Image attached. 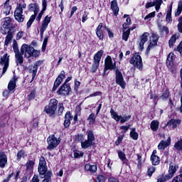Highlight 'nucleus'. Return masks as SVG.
<instances>
[{
  "label": "nucleus",
  "instance_id": "54",
  "mask_svg": "<svg viewBox=\"0 0 182 182\" xmlns=\"http://www.w3.org/2000/svg\"><path fill=\"white\" fill-rule=\"evenodd\" d=\"M106 181V179L105 178V176L102 175H100L96 178V182H105Z\"/></svg>",
  "mask_w": 182,
  "mask_h": 182
},
{
  "label": "nucleus",
  "instance_id": "60",
  "mask_svg": "<svg viewBox=\"0 0 182 182\" xmlns=\"http://www.w3.org/2000/svg\"><path fill=\"white\" fill-rule=\"evenodd\" d=\"M105 28L106 29V31L109 35V38H113V36H114L113 32H112L110 31V29H109L108 28L105 27Z\"/></svg>",
  "mask_w": 182,
  "mask_h": 182
},
{
  "label": "nucleus",
  "instance_id": "33",
  "mask_svg": "<svg viewBox=\"0 0 182 182\" xmlns=\"http://www.w3.org/2000/svg\"><path fill=\"white\" fill-rule=\"evenodd\" d=\"M117 153H118L119 159L122 160L123 164H127V163H129V160L126 159V154H124V153H123V151H118Z\"/></svg>",
  "mask_w": 182,
  "mask_h": 182
},
{
  "label": "nucleus",
  "instance_id": "36",
  "mask_svg": "<svg viewBox=\"0 0 182 182\" xmlns=\"http://www.w3.org/2000/svg\"><path fill=\"white\" fill-rule=\"evenodd\" d=\"M87 140L90 141L91 143H93V141H95V134H93V131L92 130L87 131Z\"/></svg>",
  "mask_w": 182,
  "mask_h": 182
},
{
  "label": "nucleus",
  "instance_id": "20",
  "mask_svg": "<svg viewBox=\"0 0 182 182\" xmlns=\"http://www.w3.org/2000/svg\"><path fill=\"white\" fill-rule=\"evenodd\" d=\"M177 170H178V165H176L173 163H171L169 165L168 176L171 178H173V177H174V174H175L176 171H177Z\"/></svg>",
  "mask_w": 182,
  "mask_h": 182
},
{
  "label": "nucleus",
  "instance_id": "52",
  "mask_svg": "<svg viewBox=\"0 0 182 182\" xmlns=\"http://www.w3.org/2000/svg\"><path fill=\"white\" fill-rule=\"evenodd\" d=\"M63 110H65V107H63V103L58 104V114H62L63 113Z\"/></svg>",
  "mask_w": 182,
  "mask_h": 182
},
{
  "label": "nucleus",
  "instance_id": "62",
  "mask_svg": "<svg viewBox=\"0 0 182 182\" xmlns=\"http://www.w3.org/2000/svg\"><path fill=\"white\" fill-rule=\"evenodd\" d=\"M154 5H156V3L154 2H148L146 4V9H149V8H151V6H154Z\"/></svg>",
  "mask_w": 182,
  "mask_h": 182
},
{
  "label": "nucleus",
  "instance_id": "64",
  "mask_svg": "<svg viewBox=\"0 0 182 182\" xmlns=\"http://www.w3.org/2000/svg\"><path fill=\"white\" fill-rule=\"evenodd\" d=\"M33 182H39V177L36 175H34L32 179Z\"/></svg>",
  "mask_w": 182,
  "mask_h": 182
},
{
  "label": "nucleus",
  "instance_id": "7",
  "mask_svg": "<svg viewBox=\"0 0 182 182\" xmlns=\"http://www.w3.org/2000/svg\"><path fill=\"white\" fill-rule=\"evenodd\" d=\"M9 67V56H8L7 53H5L1 58V60H0V73H1V75H4V73L8 70Z\"/></svg>",
  "mask_w": 182,
  "mask_h": 182
},
{
  "label": "nucleus",
  "instance_id": "26",
  "mask_svg": "<svg viewBox=\"0 0 182 182\" xmlns=\"http://www.w3.org/2000/svg\"><path fill=\"white\" fill-rule=\"evenodd\" d=\"M11 9H12V6L9 5V1H6L4 4L3 14L4 15H9L11 14Z\"/></svg>",
  "mask_w": 182,
  "mask_h": 182
},
{
  "label": "nucleus",
  "instance_id": "30",
  "mask_svg": "<svg viewBox=\"0 0 182 182\" xmlns=\"http://www.w3.org/2000/svg\"><path fill=\"white\" fill-rule=\"evenodd\" d=\"M73 117L70 116V112H67L65 117L64 126L68 128L70 126V120H72Z\"/></svg>",
  "mask_w": 182,
  "mask_h": 182
},
{
  "label": "nucleus",
  "instance_id": "12",
  "mask_svg": "<svg viewBox=\"0 0 182 182\" xmlns=\"http://www.w3.org/2000/svg\"><path fill=\"white\" fill-rule=\"evenodd\" d=\"M114 69H116V63H113L112 57L107 55L105 61L104 73H106L107 70H114Z\"/></svg>",
  "mask_w": 182,
  "mask_h": 182
},
{
  "label": "nucleus",
  "instance_id": "40",
  "mask_svg": "<svg viewBox=\"0 0 182 182\" xmlns=\"http://www.w3.org/2000/svg\"><path fill=\"white\" fill-rule=\"evenodd\" d=\"M129 36H130V29L127 30L126 31H124L122 33V39L125 41V42H127L129 39Z\"/></svg>",
  "mask_w": 182,
  "mask_h": 182
},
{
  "label": "nucleus",
  "instance_id": "16",
  "mask_svg": "<svg viewBox=\"0 0 182 182\" xmlns=\"http://www.w3.org/2000/svg\"><path fill=\"white\" fill-rule=\"evenodd\" d=\"M50 19H52L51 16H46L43 21V23L41 24V27L40 29V35H41V39H43V33H45V31H46V29L48 28V25L50 23Z\"/></svg>",
  "mask_w": 182,
  "mask_h": 182
},
{
  "label": "nucleus",
  "instance_id": "53",
  "mask_svg": "<svg viewBox=\"0 0 182 182\" xmlns=\"http://www.w3.org/2000/svg\"><path fill=\"white\" fill-rule=\"evenodd\" d=\"M154 16H156V11L151 12L146 15L144 18V21H147V19H150V18H154Z\"/></svg>",
  "mask_w": 182,
  "mask_h": 182
},
{
  "label": "nucleus",
  "instance_id": "10",
  "mask_svg": "<svg viewBox=\"0 0 182 182\" xmlns=\"http://www.w3.org/2000/svg\"><path fill=\"white\" fill-rule=\"evenodd\" d=\"M131 65H134L135 68L141 70L143 69V62L141 61V56L140 55L136 53L134 55L133 58L129 60Z\"/></svg>",
  "mask_w": 182,
  "mask_h": 182
},
{
  "label": "nucleus",
  "instance_id": "32",
  "mask_svg": "<svg viewBox=\"0 0 182 182\" xmlns=\"http://www.w3.org/2000/svg\"><path fill=\"white\" fill-rule=\"evenodd\" d=\"M151 161L153 166H159L160 164V158L157 155L152 154L151 156Z\"/></svg>",
  "mask_w": 182,
  "mask_h": 182
},
{
  "label": "nucleus",
  "instance_id": "31",
  "mask_svg": "<svg viewBox=\"0 0 182 182\" xmlns=\"http://www.w3.org/2000/svg\"><path fill=\"white\" fill-rule=\"evenodd\" d=\"M176 59V55L173 53H170L166 59V65L167 66H171L173 65V60Z\"/></svg>",
  "mask_w": 182,
  "mask_h": 182
},
{
  "label": "nucleus",
  "instance_id": "19",
  "mask_svg": "<svg viewBox=\"0 0 182 182\" xmlns=\"http://www.w3.org/2000/svg\"><path fill=\"white\" fill-rule=\"evenodd\" d=\"M149 35L150 34H149V33L145 32L141 36L140 38L141 40L139 42V49H141V50H143V49H144V44L146 43V42H147V41H149Z\"/></svg>",
  "mask_w": 182,
  "mask_h": 182
},
{
  "label": "nucleus",
  "instance_id": "43",
  "mask_svg": "<svg viewBox=\"0 0 182 182\" xmlns=\"http://www.w3.org/2000/svg\"><path fill=\"white\" fill-rule=\"evenodd\" d=\"M156 171V167L154 166H150L148 168V170H147V176L149 177H151V176H153V173Z\"/></svg>",
  "mask_w": 182,
  "mask_h": 182
},
{
  "label": "nucleus",
  "instance_id": "59",
  "mask_svg": "<svg viewBox=\"0 0 182 182\" xmlns=\"http://www.w3.org/2000/svg\"><path fill=\"white\" fill-rule=\"evenodd\" d=\"M122 140H123V136H118L117 141H115L116 146H119V144L122 143Z\"/></svg>",
  "mask_w": 182,
  "mask_h": 182
},
{
  "label": "nucleus",
  "instance_id": "42",
  "mask_svg": "<svg viewBox=\"0 0 182 182\" xmlns=\"http://www.w3.org/2000/svg\"><path fill=\"white\" fill-rule=\"evenodd\" d=\"M181 12H182V1H179L178 4V9L175 12V16H179Z\"/></svg>",
  "mask_w": 182,
  "mask_h": 182
},
{
  "label": "nucleus",
  "instance_id": "45",
  "mask_svg": "<svg viewBox=\"0 0 182 182\" xmlns=\"http://www.w3.org/2000/svg\"><path fill=\"white\" fill-rule=\"evenodd\" d=\"M87 120H90V124H93L96 121V115L94 113H92L87 118Z\"/></svg>",
  "mask_w": 182,
  "mask_h": 182
},
{
  "label": "nucleus",
  "instance_id": "39",
  "mask_svg": "<svg viewBox=\"0 0 182 182\" xmlns=\"http://www.w3.org/2000/svg\"><path fill=\"white\" fill-rule=\"evenodd\" d=\"M151 130H153L154 132H157V130H159V122L158 121H152L151 122Z\"/></svg>",
  "mask_w": 182,
  "mask_h": 182
},
{
  "label": "nucleus",
  "instance_id": "14",
  "mask_svg": "<svg viewBox=\"0 0 182 182\" xmlns=\"http://www.w3.org/2000/svg\"><path fill=\"white\" fill-rule=\"evenodd\" d=\"M66 76V73L65 70H62L59 74L58 77L55 79L54 82V85L52 89V92H56V89H58V86H60L61 83L63 82V79H65Z\"/></svg>",
  "mask_w": 182,
  "mask_h": 182
},
{
  "label": "nucleus",
  "instance_id": "50",
  "mask_svg": "<svg viewBox=\"0 0 182 182\" xmlns=\"http://www.w3.org/2000/svg\"><path fill=\"white\" fill-rule=\"evenodd\" d=\"M33 166H35V162L33 161H29L26 163L27 170H31V168H33Z\"/></svg>",
  "mask_w": 182,
  "mask_h": 182
},
{
  "label": "nucleus",
  "instance_id": "17",
  "mask_svg": "<svg viewBox=\"0 0 182 182\" xmlns=\"http://www.w3.org/2000/svg\"><path fill=\"white\" fill-rule=\"evenodd\" d=\"M70 92V85L64 82L62 86L57 90V95L60 96H68Z\"/></svg>",
  "mask_w": 182,
  "mask_h": 182
},
{
  "label": "nucleus",
  "instance_id": "11",
  "mask_svg": "<svg viewBox=\"0 0 182 182\" xmlns=\"http://www.w3.org/2000/svg\"><path fill=\"white\" fill-rule=\"evenodd\" d=\"M115 79L117 85H119L122 89H126V82H124L123 74H122V72L119 69L115 70Z\"/></svg>",
  "mask_w": 182,
  "mask_h": 182
},
{
  "label": "nucleus",
  "instance_id": "28",
  "mask_svg": "<svg viewBox=\"0 0 182 182\" xmlns=\"http://www.w3.org/2000/svg\"><path fill=\"white\" fill-rule=\"evenodd\" d=\"M43 9L42 11L38 14L36 21L39 22L41 19L42 18V16H43L44 12L46 11V6H48V4H46V1H43Z\"/></svg>",
  "mask_w": 182,
  "mask_h": 182
},
{
  "label": "nucleus",
  "instance_id": "25",
  "mask_svg": "<svg viewBox=\"0 0 182 182\" xmlns=\"http://www.w3.org/2000/svg\"><path fill=\"white\" fill-rule=\"evenodd\" d=\"M15 87H16V77H14L8 85V89L10 90V92L15 90Z\"/></svg>",
  "mask_w": 182,
  "mask_h": 182
},
{
  "label": "nucleus",
  "instance_id": "61",
  "mask_svg": "<svg viewBox=\"0 0 182 182\" xmlns=\"http://www.w3.org/2000/svg\"><path fill=\"white\" fill-rule=\"evenodd\" d=\"M77 11V7L73 6V7L72 8V9H71L70 18H72V16H73V14H75V12H76Z\"/></svg>",
  "mask_w": 182,
  "mask_h": 182
},
{
  "label": "nucleus",
  "instance_id": "5",
  "mask_svg": "<svg viewBox=\"0 0 182 182\" xmlns=\"http://www.w3.org/2000/svg\"><path fill=\"white\" fill-rule=\"evenodd\" d=\"M47 150H53L54 149H56L58 146L60 144V140L58 139L55 134L50 135L47 139Z\"/></svg>",
  "mask_w": 182,
  "mask_h": 182
},
{
  "label": "nucleus",
  "instance_id": "48",
  "mask_svg": "<svg viewBox=\"0 0 182 182\" xmlns=\"http://www.w3.org/2000/svg\"><path fill=\"white\" fill-rule=\"evenodd\" d=\"M169 96L170 92L168 91H165L160 97L162 100H166V99H168Z\"/></svg>",
  "mask_w": 182,
  "mask_h": 182
},
{
  "label": "nucleus",
  "instance_id": "47",
  "mask_svg": "<svg viewBox=\"0 0 182 182\" xmlns=\"http://www.w3.org/2000/svg\"><path fill=\"white\" fill-rule=\"evenodd\" d=\"M49 39L48 36H46L43 43V52H45V50H46V45H48V41Z\"/></svg>",
  "mask_w": 182,
  "mask_h": 182
},
{
  "label": "nucleus",
  "instance_id": "44",
  "mask_svg": "<svg viewBox=\"0 0 182 182\" xmlns=\"http://www.w3.org/2000/svg\"><path fill=\"white\" fill-rule=\"evenodd\" d=\"M159 30L161 32V33H166V35H168L169 33V30H168V27L167 26H159Z\"/></svg>",
  "mask_w": 182,
  "mask_h": 182
},
{
  "label": "nucleus",
  "instance_id": "41",
  "mask_svg": "<svg viewBox=\"0 0 182 182\" xmlns=\"http://www.w3.org/2000/svg\"><path fill=\"white\" fill-rule=\"evenodd\" d=\"M168 180H171V178L168 175H166L159 177L157 182H166L168 181Z\"/></svg>",
  "mask_w": 182,
  "mask_h": 182
},
{
  "label": "nucleus",
  "instance_id": "24",
  "mask_svg": "<svg viewBox=\"0 0 182 182\" xmlns=\"http://www.w3.org/2000/svg\"><path fill=\"white\" fill-rule=\"evenodd\" d=\"M181 123V120L180 119H171L167 122L166 126H172L173 129H176V127L180 126Z\"/></svg>",
  "mask_w": 182,
  "mask_h": 182
},
{
  "label": "nucleus",
  "instance_id": "13",
  "mask_svg": "<svg viewBox=\"0 0 182 182\" xmlns=\"http://www.w3.org/2000/svg\"><path fill=\"white\" fill-rule=\"evenodd\" d=\"M38 172L40 176H45L48 173V166L43 156H41L39 160Z\"/></svg>",
  "mask_w": 182,
  "mask_h": 182
},
{
  "label": "nucleus",
  "instance_id": "37",
  "mask_svg": "<svg viewBox=\"0 0 182 182\" xmlns=\"http://www.w3.org/2000/svg\"><path fill=\"white\" fill-rule=\"evenodd\" d=\"M171 9H173V2L171 3V5L169 6V9L168 10L167 14H166V22H171Z\"/></svg>",
  "mask_w": 182,
  "mask_h": 182
},
{
  "label": "nucleus",
  "instance_id": "4",
  "mask_svg": "<svg viewBox=\"0 0 182 182\" xmlns=\"http://www.w3.org/2000/svg\"><path fill=\"white\" fill-rule=\"evenodd\" d=\"M58 109V101L56 99H51L49 102L48 105L44 108V112L47 113L48 116H53Z\"/></svg>",
  "mask_w": 182,
  "mask_h": 182
},
{
  "label": "nucleus",
  "instance_id": "21",
  "mask_svg": "<svg viewBox=\"0 0 182 182\" xmlns=\"http://www.w3.org/2000/svg\"><path fill=\"white\" fill-rule=\"evenodd\" d=\"M8 163V157H6V154L4 152H0V167L1 168H5V166H6Z\"/></svg>",
  "mask_w": 182,
  "mask_h": 182
},
{
  "label": "nucleus",
  "instance_id": "18",
  "mask_svg": "<svg viewBox=\"0 0 182 182\" xmlns=\"http://www.w3.org/2000/svg\"><path fill=\"white\" fill-rule=\"evenodd\" d=\"M170 144H171V137L169 136L167 139V140L161 141V142L158 145V149H159V150H161V151H164L166 147H168V146H170Z\"/></svg>",
  "mask_w": 182,
  "mask_h": 182
},
{
  "label": "nucleus",
  "instance_id": "35",
  "mask_svg": "<svg viewBox=\"0 0 182 182\" xmlns=\"http://www.w3.org/2000/svg\"><path fill=\"white\" fill-rule=\"evenodd\" d=\"M91 146H93V143L90 142V141H88V139L85 141H81V147L82 149H89V147H91Z\"/></svg>",
  "mask_w": 182,
  "mask_h": 182
},
{
  "label": "nucleus",
  "instance_id": "2",
  "mask_svg": "<svg viewBox=\"0 0 182 182\" xmlns=\"http://www.w3.org/2000/svg\"><path fill=\"white\" fill-rule=\"evenodd\" d=\"M26 8V4H17V6L14 11V18L16 21H18L19 23H22L23 21H25V16H23L22 14H23V9Z\"/></svg>",
  "mask_w": 182,
  "mask_h": 182
},
{
  "label": "nucleus",
  "instance_id": "22",
  "mask_svg": "<svg viewBox=\"0 0 182 182\" xmlns=\"http://www.w3.org/2000/svg\"><path fill=\"white\" fill-rule=\"evenodd\" d=\"M103 28V23H100L98 26L97 27L95 32L97 38L100 39V41H103V31H102V28Z\"/></svg>",
  "mask_w": 182,
  "mask_h": 182
},
{
  "label": "nucleus",
  "instance_id": "27",
  "mask_svg": "<svg viewBox=\"0 0 182 182\" xmlns=\"http://www.w3.org/2000/svg\"><path fill=\"white\" fill-rule=\"evenodd\" d=\"M6 33H7V36H6L4 46H8V45L11 43L12 38H14V32L8 31Z\"/></svg>",
  "mask_w": 182,
  "mask_h": 182
},
{
  "label": "nucleus",
  "instance_id": "58",
  "mask_svg": "<svg viewBox=\"0 0 182 182\" xmlns=\"http://www.w3.org/2000/svg\"><path fill=\"white\" fill-rule=\"evenodd\" d=\"M23 154H25V152L23 151H20L18 154H17V159L18 160H21V159H22V157H23Z\"/></svg>",
  "mask_w": 182,
  "mask_h": 182
},
{
  "label": "nucleus",
  "instance_id": "38",
  "mask_svg": "<svg viewBox=\"0 0 182 182\" xmlns=\"http://www.w3.org/2000/svg\"><path fill=\"white\" fill-rule=\"evenodd\" d=\"M130 137H132L133 140H137V139H139V134L136 132V128H132V131L130 132Z\"/></svg>",
  "mask_w": 182,
  "mask_h": 182
},
{
  "label": "nucleus",
  "instance_id": "23",
  "mask_svg": "<svg viewBox=\"0 0 182 182\" xmlns=\"http://www.w3.org/2000/svg\"><path fill=\"white\" fill-rule=\"evenodd\" d=\"M111 9L113 11L114 16H117L119 15V6L117 5V1H111Z\"/></svg>",
  "mask_w": 182,
  "mask_h": 182
},
{
  "label": "nucleus",
  "instance_id": "46",
  "mask_svg": "<svg viewBox=\"0 0 182 182\" xmlns=\"http://www.w3.org/2000/svg\"><path fill=\"white\" fill-rule=\"evenodd\" d=\"M31 73H32V80L36 77V73H38V68L33 67V69H30Z\"/></svg>",
  "mask_w": 182,
  "mask_h": 182
},
{
  "label": "nucleus",
  "instance_id": "55",
  "mask_svg": "<svg viewBox=\"0 0 182 182\" xmlns=\"http://www.w3.org/2000/svg\"><path fill=\"white\" fill-rule=\"evenodd\" d=\"M36 95V92L35 91H31L28 95V100H32L35 99V96Z\"/></svg>",
  "mask_w": 182,
  "mask_h": 182
},
{
  "label": "nucleus",
  "instance_id": "8",
  "mask_svg": "<svg viewBox=\"0 0 182 182\" xmlns=\"http://www.w3.org/2000/svg\"><path fill=\"white\" fill-rule=\"evenodd\" d=\"M2 22L1 33L3 35H6L8 32H11V28H12V19L11 17H6L3 18Z\"/></svg>",
  "mask_w": 182,
  "mask_h": 182
},
{
  "label": "nucleus",
  "instance_id": "15",
  "mask_svg": "<svg viewBox=\"0 0 182 182\" xmlns=\"http://www.w3.org/2000/svg\"><path fill=\"white\" fill-rule=\"evenodd\" d=\"M159 38L160 37L159 36V34L154 32L151 33L150 43L148 48H146V52H150V50L153 49V48L157 45V42H159Z\"/></svg>",
  "mask_w": 182,
  "mask_h": 182
},
{
  "label": "nucleus",
  "instance_id": "57",
  "mask_svg": "<svg viewBox=\"0 0 182 182\" xmlns=\"http://www.w3.org/2000/svg\"><path fill=\"white\" fill-rule=\"evenodd\" d=\"M22 36H23V32L19 31L16 34V40L19 41V39H22Z\"/></svg>",
  "mask_w": 182,
  "mask_h": 182
},
{
  "label": "nucleus",
  "instance_id": "1",
  "mask_svg": "<svg viewBox=\"0 0 182 182\" xmlns=\"http://www.w3.org/2000/svg\"><path fill=\"white\" fill-rule=\"evenodd\" d=\"M14 52L15 53L16 63L18 65H22L23 63V55L24 58L29 59V58H38L41 55V52L28 44H23L21 47V51H19V48L18 44H14L13 46Z\"/></svg>",
  "mask_w": 182,
  "mask_h": 182
},
{
  "label": "nucleus",
  "instance_id": "6",
  "mask_svg": "<svg viewBox=\"0 0 182 182\" xmlns=\"http://www.w3.org/2000/svg\"><path fill=\"white\" fill-rule=\"evenodd\" d=\"M102 56H103V50H99L95 55H94V62L92 63V67L91 68V72L92 73H96L97 69L100 65V60L102 59Z\"/></svg>",
  "mask_w": 182,
  "mask_h": 182
},
{
  "label": "nucleus",
  "instance_id": "3",
  "mask_svg": "<svg viewBox=\"0 0 182 182\" xmlns=\"http://www.w3.org/2000/svg\"><path fill=\"white\" fill-rule=\"evenodd\" d=\"M28 8V11L34 12V14L30 17L28 21L27 22V28H31L32 23H33V21H35V18H36V15H38V12H39V5H38L36 3H33L29 4Z\"/></svg>",
  "mask_w": 182,
  "mask_h": 182
},
{
  "label": "nucleus",
  "instance_id": "56",
  "mask_svg": "<svg viewBox=\"0 0 182 182\" xmlns=\"http://www.w3.org/2000/svg\"><path fill=\"white\" fill-rule=\"evenodd\" d=\"M43 63V60H38L34 63L33 67L38 69V68H39V66H41V65H42Z\"/></svg>",
  "mask_w": 182,
  "mask_h": 182
},
{
  "label": "nucleus",
  "instance_id": "9",
  "mask_svg": "<svg viewBox=\"0 0 182 182\" xmlns=\"http://www.w3.org/2000/svg\"><path fill=\"white\" fill-rule=\"evenodd\" d=\"M110 114L114 120H115L116 122H120V123L122 124L126 123V122H128V120H130V119L132 118L131 115H128L126 117L119 116V114H117V112H115L113 109H110Z\"/></svg>",
  "mask_w": 182,
  "mask_h": 182
},
{
  "label": "nucleus",
  "instance_id": "49",
  "mask_svg": "<svg viewBox=\"0 0 182 182\" xmlns=\"http://www.w3.org/2000/svg\"><path fill=\"white\" fill-rule=\"evenodd\" d=\"M74 157L75 159H79V157H83V152L80 151H74Z\"/></svg>",
  "mask_w": 182,
  "mask_h": 182
},
{
  "label": "nucleus",
  "instance_id": "34",
  "mask_svg": "<svg viewBox=\"0 0 182 182\" xmlns=\"http://www.w3.org/2000/svg\"><path fill=\"white\" fill-rule=\"evenodd\" d=\"M177 39H178V36H177V34L173 35L171 37L168 41L169 48H173V46H174V44L176 43V41H177Z\"/></svg>",
  "mask_w": 182,
  "mask_h": 182
},
{
  "label": "nucleus",
  "instance_id": "63",
  "mask_svg": "<svg viewBox=\"0 0 182 182\" xmlns=\"http://www.w3.org/2000/svg\"><path fill=\"white\" fill-rule=\"evenodd\" d=\"M156 5V11H159V9H160V6H161V1H157L156 4H155Z\"/></svg>",
  "mask_w": 182,
  "mask_h": 182
},
{
  "label": "nucleus",
  "instance_id": "29",
  "mask_svg": "<svg viewBox=\"0 0 182 182\" xmlns=\"http://www.w3.org/2000/svg\"><path fill=\"white\" fill-rule=\"evenodd\" d=\"M86 171H90V173H96L97 171V166L96 165H91L87 164L85 166Z\"/></svg>",
  "mask_w": 182,
  "mask_h": 182
},
{
  "label": "nucleus",
  "instance_id": "51",
  "mask_svg": "<svg viewBox=\"0 0 182 182\" xmlns=\"http://www.w3.org/2000/svg\"><path fill=\"white\" fill-rule=\"evenodd\" d=\"M75 140H77V141H80V143H82V141L85 140V136H83V134H77L75 136Z\"/></svg>",
  "mask_w": 182,
  "mask_h": 182
}]
</instances>
